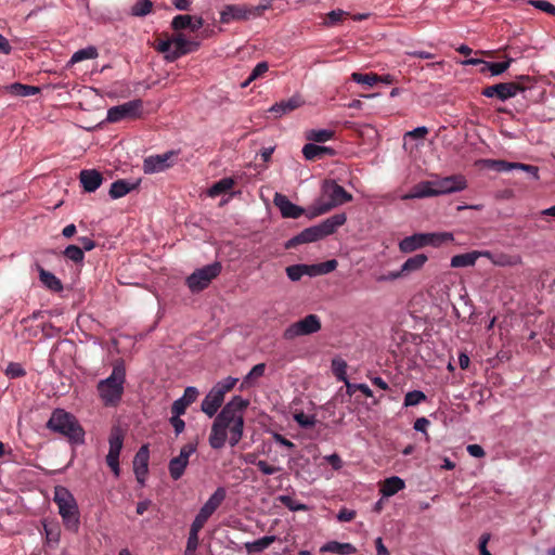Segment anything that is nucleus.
I'll list each match as a JSON object with an SVG mask.
<instances>
[{
	"label": "nucleus",
	"mask_w": 555,
	"mask_h": 555,
	"mask_svg": "<svg viewBox=\"0 0 555 555\" xmlns=\"http://www.w3.org/2000/svg\"><path fill=\"white\" fill-rule=\"evenodd\" d=\"M172 42L173 50L171 54L165 55V59L168 62H173L183 55L196 51L199 48V42L189 40L185 38L184 34L178 31L175 35H172Z\"/></svg>",
	"instance_id": "nucleus-13"
},
{
	"label": "nucleus",
	"mask_w": 555,
	"mask_h": 555,
	"mask_svg": "<svg viewBox=\"0 0 555 555\" xmlns=\"http://www.w3.org/2000/svg\"><path fill=\"white\" fill-rule=\"evenodd\" d=\"M216 512L211 506L207 505L206 503L201 507L199 512L195 516L193 524L196 526H199L204 528L207 520L210 518V516Z\"/></svg>",
	"instance_id": "nucleus-47"
},
{
	"label": "nucleus",
	"mask_w": 555,
	"mask_h": 555,
	"mask_svg": "<svg viewBox=\"0 0 555 555\" xmlns=\"http://www.w3.org/2000/svg\"><path fill=\"white\" fill-rule=\"evenodd\" d=\"M479 257H482V251H472V253L455 255L451 258V267L452 268L473 267Z\"/></svg>",
	"instance_id": "nucleus-27"
},
{
	"label": "nucleus",
	"mask_w": 555,
	"mask_h": 555,
	"mask_svg": "<svg viewBox=\"0 0 555 555\" xmlns=\"http://www.w3.org/2000/svg\"><path fill=\"white\" fill-rule=\"evenodd\" d=\"M269 69V65L267 62L258 63L255 68L251 70L249 77L242 83V88H246L249 83L260 77H262Z\"/></svg>",
	"instance_id": "nucleus-43"
},
{
	"label": "nucleus",
	"mask_w": 555,
	"mask_h": 555,
	"mask_svg": "<svg viewBox=\"0 0 555 555\" xmlns=\"http://www.w3.org/2000/svg\"><path fill=\"white\" fill-rule=\"evenodd\" d=\"M294 420L302 428H312L317 423L314 415H308L302 411L296 412L294 414Z\"/></svg>",
	"instance_id": "nucleus-51"
},
{
	"label": "nucleus",
	"mask_w": 555,
	"mask_h": 555,
	"mask_svg": "<svg viewBox=\"0 0 555 555\" xmlns=\"http://www.w3.org/2000/svg\"><path fill=\"white\" fill-rule=\"evenodd\" d=\"M322 194L323 197H327L328 201L321 199L311 206L308 210L309 218L324 215L333 208L352 201V195L335 180H325L323 182Z\"/></svg>",
	"instance_id": "nucleus-5"
},
{
	"label": "nucleus",
	"mask_w": 555,
	"mask_h": 555,
	"mask_svg": "<svg viewBox=\"0 0 555 555\" xmlns=\"http://www.w3.org/2000/svg\"><path fill=\"white\" fill-rule=\"evenodd\" d=\"M216 512L211 506L207 505L206 503L201 507L199 512L195 516L193 524L196 526H199L204 528L207 520L210 518V516Z\"/></svg>",
	"instance_id": "nucleus-46"
},
{
	"label": "nucleus",
	"mask_w": 555,
	"mask_h": 555,
	"mask_svg": "<svg viewBox=\"0 0 555 555\" xmlns=\"http://www.w3.org/2000/svg\"><path fill=\"white\" fill-rule=\"evenodd\" d=\"M322 552H333L340 555H349L356 552V547L350 543H339L331 541L321 547Z\"/></svg>",
	"instance_id": "nucleus-34"
},
{
	"label": "nucleus",
	"mask_w": 555,
	"mask_h": 555,
	"mask_svg": "<svg viewBox=\"0 0 555 555\" xmlns=\"http://www.w3.org/2000/svg\"><path fill=\"white\" fill-rule=\"evenodd\" d=\"M25 374V370L18 363H10L5 370V375L10 378L22 377Z\"/></svg>",
	"instance_id": "nucleus-59"
},
{
	"label": "nucleus",
	"mask_w": 555,
	"mask_h": 555,
	"mask_svg": "<svg viewBox=\"0 0 555 555\" xmlns=\"http://www.w3.org/2000/svg\"><path fill=\"white\" fill-rule=\"evenodd\" d=\"M347 15H348V13L340 9L333 10L326 14L325 24L327 26H334V25L340 23Z\"/></svg>",
	"instance_id": "nucleus-55"
},
{
	"label": "nucleus",
	"mask_w": 555,
	"mask_h": 555,
	"mask_svg": "<svg viewBox=\"0 0 555 555\" xmlns=\"http://www.w3.org/2000/svg\"><path fill=\"white\" fill-rule=\"evenodd\" d=\"M196 443H186L181 448L180 454L170 460L168 468L173 480H179L183 476L189 459L196 451Z\"/></svg>",
	"instance_id": "nucleus-12"
},
{
	"label": "nucleus",
	"mask_w": 555,
	"mask_h": 555,
	"mask_svg": "<svg viewBox=\"0 0 555 555\" xmlns=\"http://www.w3.org/2000/svg\"><path fill=\"white\" fill-rule=\"evenodd\" d=\"M138 185H139V182L130 183L126 180L119 179L112 183L108 194L114 199L120 198V197L127 195L128 193H130Z\"/></svg>",
	"instance_id": "nucleus-28"
},
{
	"label": "nucleus",
	"mask_w": 555,
	"mask_h": 555,
	"mask_svg": "<svg viewBox=\"0 0 555 555\" xmlns=\"http://www.w3.org/2000/svg\"><path fill=\"white\" fill-rule=\"evenodd\" d=\"M203 528L192 522L190 533L186 542L185 555L195 553L198 547L199 539L198 533Z\"/></svg>",
	"instance_id": "nucleus-38"
},
{
	"label": "nucleus",
	"mask_w": 555,
	"mask_h": 555,
	"mask_svg": "<svg viewBox=\"0 0 555 555\" xmlns=\"http://www.w3.org/2000/svg\"><path fill=\"white\" fill-rule=\"evenodd\" d=\"M280 502L291 511H306L307 506L301 503H295L289 495H281Z\"/></svg>",
	"instance_id": "nucleus-58"
},
{
	"label": "nucleus",
	"mask_w": 555,
	"mask_h": 555,
	"mask_svg": "<svg viewBox=\"0 0 555 555\" xmlns=\"http://www.w3.org/2000/svg\"><path fill=\"white\" fill-rule=\"evenodd\" d=\"M234 183L232 178H223L209 189V195L215 197L224 194L234 186Z\"/></svg>",
	"instance_id": "nucleus-39"
},
{
	"label": "nucleus",
	"mask_w": 555,
	"mask_h": 555,
	"mask_svg": "<svg viewBox=\"0 0 555 555\" xmlns=\"http://www.w3.org/2000/svg\"><path fill=\"white\" fill-rule=\"evenodd\" d=\"M237 380H238L237 378L229 376V377L218 382L214 387L217 390H220L223 396H225L227 392H229L233 389V387L236 385Z\"/></svg>",
	"instance_id": "nucleus-56"
},
{
	"label": "nucleus",
	"mask_w": 555,
	"mask_h": 555,
	"mask_svg": "<svg viewBox=\"0 0 555 555\" xmlns=\"http://www.w3.org/2000/svg\"><path fill=\"white\" fill-rule=\"evenodd\" d=\"M335 132L328 129H311L306 131L305 137L308 141L323 143L334 138Z\"/></svg>",
	"instance_id": "nucleus-36"
},
{
	"label": "nucleus",
	"mask_w": 555,
	"mask_h": 555,
	"mask_svg": "<svg viewBox=\"0 0 555 555\" xmlns=\"http://www.w3.org/2000/svg\"><path fill=\"white\" fill-rule=\"evenodd\" d=\"M426 400V395L421 390L409 391L404 397V406H415Z\"/></svg>",
	"instance_id": "nucleus-50"
},
{
	"label": "nucleus",
	"mask_w": 555,
	"mask_h": 555,
	"mask_svg": "<svg viewBox=\"0 0 555 555\" xmlns=\"http://www.w3.org/2000/svg\"><path fill=\"white\" fill-rule=\"evenodd\" d=\"M63 255L67 259L72 260L76 263L82 262L85 259V253H83L82 248L77 245H68L65 248V250L63 251Z\"/></svg>",
	"instance_id": "nucleus-45"
},
{
	"label": "nucleus",
	"mask_w": 555,
	"mask_h": 555,
	"mask_svg": "<svg viewBox=\"0 0 555 555\" xmlns=\"http://www.w3.org/2000/svg\"><path fill=\"white\" fill-rule=\"evenodd\" d=\"M227 498V490L224 487H218L215 492L206 501V504L214 509H218Z\"/></svg>",
	"instance_id": "nucleus-42"
},
{
	"label": "nucleus",
	"mask_w": 555,
	"mask_h": 555,
	"mask_svg": "<svg viewBox=\"0 0 555 555\" xmlns=\"http://www.w3.org/2000/svg\"><path fill=\"white\" fill-rule=\"evenodd\" d=\"M10 90L13 94L18 96H30L38 94L40 92V89L38 87L23 85L18 82L11 85Z\"/></svg>",
	"instance_id": "nucleus-40"
},
{
	"label": "nucleus",
	"mask_w": 555,
	"mask_h": 555,
	"mask_svg": "<svg viewBox=\"0 0 555 555\" xmlns=\"http://www.w3.org/2000/svg\"><path fill=\"white\" fill-rule=\"evenodd\" d=\"M346 386H347V392L349 395H352L354 391H361L367 398L373 397V391L370 389V387L366 384H350L347 382Z\"/></svg>",
	"instance_id": "nucleus-57"
},
{
	"label": "nucleus",
	"mask_w": 555,
	"mask_h": 555,
	"mask_svg": "<svg viewBox=\"0 0 555 555\" xmlns=\"http://www.w3.org/2000/svg\"><path fill=\"white\" fill-rule=\"evenodd\" d=\"M83 190L88 193L96 191L103 182V176L95 169H83L79 173Z\"/></svg>",
	"instance_id": "nucleus-20"
},
{
	"label": "nucleus",
	"mask_w": 555,
	"mask_h": 555,
	"mask_svg": "<svg viewBox=\"0 0 555 555\" xmlns=\"http://www.w3.org/2000/svg\"><path fill=\"white\" fill-rule=\"evenodd\" d=\"M223 400L224 396L221 393V391L212 387L202 401L201 409L207 416L212 417L222 405Z\"/></svg>",
	"instance_id": "nucleus-18"
},
{
	"label": "nucleus",
	"mask_w": 555,
	"mask_h": 555,
	"mask_svg": "<svg viewBox=\"0 0 555 555\" xmlns=\"http://www.w3.org/2000/svg\"><path fill=\"white\" fill-rule=\"evenodd\" d=\"M149 447L144 444L139 449L133 460L134 474L140 483H144L149 470Z\"/></svg>",
	"instance_id": "nucleus-19"
},
{
	"label": "nucleus",
	"mask_w": 555,
	"mask_h": 555,
	"mask_svg": "<svg viewBox=\"0 0 555 555\" xmlns=\"http://www.w3.org/2000/svg\"><path fill=\"white\" fill-rule=\"evenodd\" d=\"M347 221L346 214H336L325 219L321 223L307 228L299 234L295 235L285 244L286 248H294L300 244L312 243L324 238L327 235L335 233V231L344 225Z\"/></svg>",
	"instance_id": "nucleus-3"
},
{
	"label": "nucleus",
	"mask_w": 555,
	"mask_h": 555,
	"mask_svg": "<svg viewBox=\"0 0 555 555\" xmlns=\"http://www.w3.org/2000/svg\"><path fill=\"white\" fill-rule=\"evenodd\" d=\"M108 442V452L120 455V451L122 449L124 443V433L119 427L115 426L112 428Z\"/></svg>",
	"instance_id": "nucleus-33"
},
{
	"label": "nucleus",
	"mask_w": 555,
	"mask_h": 555,
	"mask_svg": "<svg viewBox=\"0 0 555 555\" xmlns=\"http://www.w3.org/2000/svg\"><path fill=\"white\" fill-rule=\"evenodd\" d=\"M126 379L125 367L117 364L113 367L112 374L98 383L96 389L105 405H116L124 393Z\"/></svg>",
	"instance_id": "nucleus-6"
},
{
	"label": "nucleus",
	"mask_w": 555,
	"mask_h": 555,
	"mask_svg": "<svg viewBox=\"0 0 555 555\" xmlns=\"http://www.w3.org/2000/svg\"><path fill=\"white\" fill-rule=\"evenodd\" d=\"M43 531L49 543H59L61 538V527L57 521H43Z\"/></svg>",
	"instance_id": "nucleus-35"
},
{
	"label": "nucleus",
	"mask_w": 555,
	"mask_h": 555,
	"mask_svg": "<svg viewBox=\"0 0 555 555\" xmlns=\"http://www.w3.org/2000/svg\"><path fill=\"white\" fill-rule=\"evenodd\" d=\"M434 180L431 181H422L415 184L410 194H408L406 198H424L437 196L436 188L434 185Z\"/></svg>",
	"instance_id": "nucleus-24"
},
{
	"label": "nucleus",
	"mask_w": 555,
	"mask_h": 555,
	"mask_svg": "<svg viewBox=\"0 0 555 555\" xmlns=\"http://www.w3.org/2000/svg\"><path fill=\"white\" fill-rule=\"evenodd\" d=\"M426 236L425 233H416L411 236H406L399 243V249L402 253L409 254L413 253L416 249L426 246Z\"/></svg>",
	"instance_id": "nucleus-23"
},
{
	"label": "nucleus",
	"mask_w": 555,
	"mask_h": 555,
	"mask_svg": "<svg viewBox=\"0 0 555 555\" xmlns=\"http://www.w3.org/2000/svg\"><path fill=\"white\" fill-rule=\"evenodd\" d=\"M286 274L292 281H299L305 275L301 264H293L287 267Z\"/></svg>",
	"instance_id": "nucleus-62"
},
{
	"label": "nucleus",
	"mask_w": 555,
	"mask_h": 555,
	"mask_svg": "<svg viewBox=\"0 0 555 555\" xmlns=\"http://www.w3.org/2000/svg\"><path fill=\"white\" fill-rule=\"evenodd\" d=\"M47 427L63 437L69 442L80 444L85 441V430L78 420L62 409H55L47 423Z\"/></svg>",
	"instance_id": "nucleus-4"
},
{
	"label": "nucleus",
	"mask_w": 555,
	"mask_h": 555,
	"mask_svg": "<svg viewBox=\"0 0 555 555\" xmlns=\"http://www.w3.org/2000/svg\"><path fill=\"white\" fill-rule=\"evenodd\" d=\"M304 104V101L299 95H294L288 100L281 101L280 103H275L270 112L275 113L276 116H282L284 114L291 113L296 108L300 107Z\"/></svg>",
	"instance_id": "nucleus-25"
},
{
	"label": "nucleus",
	"mask_w": 555,
	"mask_h": 555,
	"mask_svg": "<svg viewBox=\"0 0 555 555\" xmlns=\"http://www.w3.org/2000/svg\"><path fill=\"white\" fill-rule=\"evenodd\" d=\"M404 480L400 477L392 476L384 480L382 483L380 492L384 496H392L400 490L404 489Z\"/></svg>",
	"instance_id": "nucleus-29"
},
{
	"label": "nucleus",
	"mask_w": 555,
	"mask_h": 555,
	"mask_svg": "<svg viewBox=\"0 0 555 555\" xmlns=\"http://www.w3.org/2000/svg\"><path fill=\"white\" fill-rule=\"evenodd\" d=\"M512 62L513 59H507L504 62H494L486 66L490 68V73L492 76H499L509 68Z\"/></svg>",
	"instance_id": "nucleus-54"
},
{
	"label": "nucleus",
	"mask_w": 555,
	"mask_h": 555,
	"mask_svg": "<svg viewBox=\"0 0 555 555\" xmlns=\"http://www.w3.org/2000/svg\"><path fill=\"white\" fill-rule=\"evenodd\" d=\"M428 260L427 256L425 254H417L413 257L408 258L402 267V272L408 275L411 272L418 271L423 268V266Z\"/></svg>",
	"instance_id": "nucleus-31"
},
{
	"label": "nucleus",
	"mask_w": 555,
	"mask_h": 555,
	"mask_svg": "<svg viewBox=\"0 0 555 555\" xmlns=\"http://www.w3.org/2000/svg\"><path fill=\"white\" fill-rule=\"evenodd\" d=\"M53 502L57 506L63 526L70 532H78L80 527V511L73 493L64 486L53 489Z\"/></svg>",
	"instance_id": "nucleus-2"
},
{
	"label": "nucleus",
	"mask_w": 555,
	"mask_h": 555,
	"mask_svg": "<svg viewBox=\"0 0 555 555\" xmlns=\"http://www.w3.org/2000/svg\"><path fill=\"white\" fill-rule=\"evenodd\" d=\"M37 270L39 272V279L41 283L50 291L59 293L63 291V284L60 279H57L53 273L44 270L40 264H37Z\"/></svg>",
	"instance_id": "nucleus-26"
},
{
	"label": "nucleus",
	"mask_w": 555,
	"mask_h": 555,
	"mask_svg": "<svg viewBox=\"0 0 555 555\" xmlns=\"http://www.w3.org/2000/svg\"><path fill=\"white\" fill-rule=\"evenodd\" d=\"M302 155L307 160H315L323 158L325 155H335V150L330 146L307 143L302 147Z\"/></svg>",
	"instance_id": "nucleus-22"
},
{
	"label": "nucleus",
	"mask_w": 555,
	"mask_h": 555,
	"mask_svg": "<svg viewBox=\"0 0 555 555\" xmlns=\"http://www.w3.org/2000/svg\"><path fill=\"white\" fill-rule=\"evenodd\" d=\"M266 371L264 363L256 364L249 373L243 378V382L240 386V389L243 390L245 388H249L254 386L258 378L262 377Z\"/></svg>",
	"instance_id": "nucleus-32"
},
{
	"label": "nucleus",
	"mask_w": 555,
	"mask_h": 555,
	"mask_svg": "<svg viewBox=\"0 0 555 555\" xmlns=\"http://www.w3.org/2000/svg\"><path fill=\"white\" fill-rule=\"evenodd\" d=\"M153 2L151 0H140L131 9L133 16H145L152 12Z\"/></svg>",
	"instance_id": "nucleus-48"
},
{
	"label": "nucleus",
	"mask_w": 555,
	"mask_h": 555,
	"mask_svg": "<svg viewBox=\"0 0 555 555\" xmlns=\"http://www.w3.org/2000/svg\"><path fill=\"white\" fill-rule=\"evenodd\" d=\"M273 202L284 218L297 219L305 212L304 208L293 204L287 196L281 193H275Z\"/></svg>",
	"instance_id": "nucleus-16"
},
{
	"label": "nucleus",
	"mask_w": 555,
	"mask_h": 555,
	"mask_svg": "<svg viewBox=\"0 0 555 555\" xmlns=\"http://www.w3.org/2000/svg\"><path fill=\"white\" fill-rule=\"evenodd\" d=\"M143 114V101L140 99L128 101L120 105L108 108L106 121L119 122L121 120H132L140 118Z\"/></svg>",
	"instance_id": "nucleus-10"
},
{
	"label": "nucleus",
	"mask_w": 555,
	"mask_h": 555,
	"mask_svg": "<svg viewBox=\"0 0 555 555\" xmlns=\"http://www.w3.org/2000/svg\"><path fill=\"white\" fill-rule=\"evenodd\" d=\"M155 49L159 53H164L165 55H170L173 50L172 37H167L166 39H162L159 36L155 41Z\"/></svg>",
	"instance_id": "nucleus-52"
},
{
	"label": "nucleus",
	"mask_w": 555,
	"mask_h": 555,
	"mask_svg": "<svg viewBox=\"0 0 555 555\" xmlns=\"http://www.w3.org/2000/svg\"><path fill=\"white\" fill-rule=\"evenodd\" d=\"M106 464L108 465V467L112 469V472L114 473V475L116 477L119 476L120 474V468H119V455L118 454H114V453H107L106 455Z\"/></svg>",
	"instance_id": "nucleus-60"
},
{
	"label": "nucleus",
	"mask_w": 555,
	"mask_h": 555,
	"mask_svg": "<svg viewBox=\"0 0 555 555\" xmlns=\"http://www.w3.org/2000/svg\"><path fill=\"white\" fill-rule=\"evenodd\" d=\"M98 56V51L94 47H88L86 49H81V50H78L76 51L72 59H70V62L72 63H78V62H81L83 60H91V59H95Z\"/></svg>",
	"instance_id": "nucleus-44"
},
{
	"label": "nucleus",
	"mask_w": 555,
	"mask_h": 555,
	"mask_svg": "<svg viewBox=\"0 0 555 555\" xmlns=\"http://www.w3.org/2000/svg\"><path fill=\"white\" fill-rule=\"evenodd\" d=\"M528 3L548 15H555V5L547 0H529Z\"/></svg>",
	"instance_id": "nucleus-53"
},
{
	"label": "nucleus",
	"mask_w": 555,
	"mask_h": 555,
	"mask_svg": "<svg viewBox=\"0 0 555 555\" xmlns=\"http://www.w3.org/2000/svg\"><path fill=\"white\" fill-rule=\"evenodd\" d=\"M276 540L275 535H266L254 542H246L245 550L248 554L261 553Z\"/></svg>",
	"instance_id": "nucleus-30"
},
{
	"label": "nucleus",
	"mask_w": 555,
	"mask_h": 555,
	"mask_svg": "<svg viewBox=\"0 0 555 555\" xmlns=\"http://www.w3.org/2000/svg\"><path fill=\"white\" fill-rule=\"evenodd\" d=\"M351 79L357 83H362V85H367L370 87H373L374 85H376L378 82L379 75H377L375 73H367V74L352 73Z\"/></svg>",
	"instance_id": "nucleus-41"
},
{
	"label": "nucleus",
	"mask_w": 555,
	"mask_h": 555,
	"mask_svg": "<svg viewBox=\"0 0 555 555\" xmlns=\"http://www.w3.org/2000/svg\"><path fill=\"white\" fill-rule=\"evenodd\" d=\"M220 262H214L195 270L188 279L186 285L193 293H198L208 287L210 282L221 272Z\"/></svg>",
	"instance_id": "nucleus-9"
},
{
	"label": "nucleus",
	"mask_w": 555,
	"mask_h": 555,
	"mask_svg": "<svg viewBox=\"0 0 555 555\" xmlns=\"http://www.w3.org/2000/svg\"><path fill=\"white\" fill-rule=\"evenodd\" d=\"M176 155L177 153L173 151L160 155H151L144 159L143 171L145 173L164 171L171 166L170 159Z\"/></svg>",
	"instance_id": "nucleus-15"
},
{
	"label": "nucleus",
	"mask_w": 555,
	"mask_h": 555,
	"mask_svg": "<svg viewBox=\"0 0 555 555\" xmlns=\"http://www.w3.org/2000/svg\"><path fill=\"white\" fill-rule=\"evenodd\" d=\"M491 168L499 171L505 172L513 169H518L530 173L534 179H539V168L533 165H527L521 163H509L506 160H490Z\"/></svg>",
	"instance_id": "nucleus-17"
},
{
	"label": "nucleus",
	"mask_w": 555,
	"mask_h": 555,
	"mask_svg": "<svg viewBox=\"0 0 555 555\" xmlns=\"http://www.w3.org/2000/svg\"><path fill=\"white\" fill-rule=\"evenodd\" d=\"M531 78L521 75L516 81L500 82L496 85L488 86L482 89L481 94L486 98H498L501 101H506L514 98L517 93L525 91L529 88Z\"/></svg>",
	"instance_id": "nucleus-7"
},
{
	"label": "nucleus",
	"mask_w": 555,
	"mask_h": 555,
	"mask_svg": "<svg viewBox=\"0 0 555 555\" xmlns=\"http://www.w3.org/2000/svg\"><path fill=\"white\" fill-rule=\"evenodd\" d=\"M189 405H186V403L181 399H177L176 401H173L172 405H171V416H181L185 413L186 409H188Z\"/></svg>",
	"instance_id": "nucleus-64"
},
{
	"label": "nucleus",
	"mask_w": 555,
	"mask_h": 555,
	"mask_svg": "<svg viewBox=\"0 0 555 555\" xmlns=\"http://www.w3.org/2000/svg\"><path fill=\"white\" fill-rule=\"evenodd\" d=\"M193 16L191 15H177L171 22V27L175 31L180 33L182 29H190Z\"/></svg>",
	"instance_id": "nucleus-49"
},
{
	"label": "nucleus",
	"mask_w": 555,
	"mask_h": 555,
	"mask_svg": "<svg viewBox=\"0 0 555 555\" xmlns=\"http://www.w3.org/2000/svg\"><path fill=\"white\" fill-rule=\"evenodd\" d=\"M255 465L264 475H273V474L282 470V467L270 465L266 461H262V460L257 461V463H255Z\"/></svg>",
	"instance_id": "nucleus-61"
},
{
	"label": "nucleus",
	"mask_w": 555,
	"mask_h": 555,
	"mask_svg": "<svg viewBox=\"0 0 555 555\" xmlns=\"http://www.w3.org/2000/svg\"><path fill=\"white\" fill-rule=\"evenodd\" d=\"M321 320L317 314H308L304 319L287 326L283 333L286 340L295 339L299 336L311 335L321 330Z\"/></svg>",
	"instance_id": "nucleus-11"
},
{
	"label": "nucleus",
	"mask_w": 555,
	"mask_h": 555,
	"mask_svg": "<svg viewBox=\"0 0 555 555\" xmlns=\"http://www.w3.org/2000/svg\"><path fill=\"white\" fill-rule=\"evenodd\" d=\"M482 257L488 258L494 266L499 267H515L522 262L519 255L493 254L489 250L482 251Z\"/></svg>",
	"instance_id": "nucleus-21"
},
{
	"label": "nucleus",
	"mask_w": 555,
	"mask_h": 555,
	"mask_svg": "<svg viewBox=\"0 0 555 555\" xmlns=\"http://www.w3.org/2000/svg\"><path fill=\"white\" fill-rule=\"evenodd\" d=\"M198 397V390L195 387H186L184 389V393L181 397V399L186 403V405H191L193 402L196 401Z\"/></svg>",
	"instance_id": "nucleus-63"
},
{
	"label": "nucleus",
	"mask_w": 555,
	"mask_h": 555,
	"mask_svg": "<svg viewBox=\"0 0 555 555\" xmlns=\"http://www.w3.org/2000/svg\"><path fill=\"white\" fill-rule=\"evenodd\" d=\"M249 405V401L241 396H234L216 416L209 434V446L219 450L225 446L228 430L230 434L229 443L235 447L243 438L244 431V411Z\"/></svg>",
	"instance_id": "nucleus-1"
},
{
	"label": "nucleus",
	"mask_w": 555,
	"mask_h": 555,
	"mask_svg": "<svg viewBox=\"0 0 555 555\" xmlns=\"http://www.w3.org/2000/svg\"><path fill=\"white\" fill-rule=\"evenodd\" d=\"M426 236V246H441L444 243L453 241V234L449 232L442 233H425Z\"/></svg>",
	"instance_id": "nucleus-37"
},
{
	"label": "nucleus",
	"mask_w": 555,
	"mask_h": 555,
	"mask_svg": "<svg viewBox=\"0 0 555 555\" xmlns=\"http://www.w3.org/2000/svg\"><path fill=\"white\" fill-rule=\"evenodd\" d=\"M437 196L460 192L466 189V179L461 175H453L441 179L434 180Z\"/></svg>",
	"instance_id": "nucleus-14"
},
{
	"label": "nucleus",
	"mask_w": 555,
	"mask_h": 555,
	"mask_svg": "<svg viewBox=\"0 0 555 555\" xmlns=\"http://www.w3.org/2000/svg\"><path fill=\"white\" fill-rule=\"evenodd\" d=\"M270 7V3L259 5L228 4L220 13V22L229 24L234 21L255 18L261 16Z\"/></svg>",
	"instance_id": "nucleus-8"
}]
</instances>
